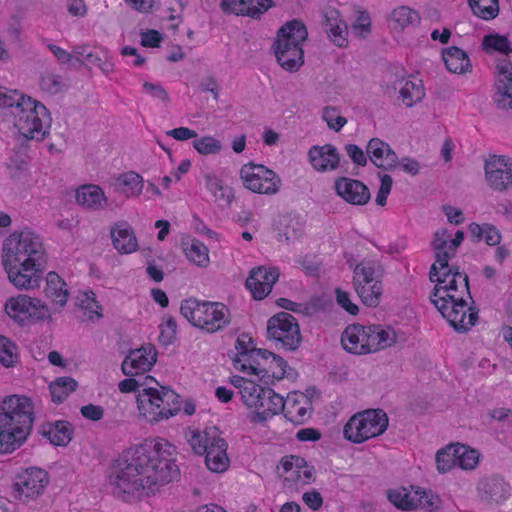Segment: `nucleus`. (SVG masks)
I'll return each instance as SVG.
<instances>
[{
    "label": "nucleus",
    "instance_id": "obj_1",
    "mask_svg": "<svg viewBox=\"0 0 512 512\" xmlns=\"http://www.w3.org/2000/svg\"><path fill=\"white\" fill-rule=\"evenodd\" d=\"M176 455V447L164 438L127 449L111 467L108 486L112 494L125 502L155 495L179 478Z\"/></svg>",
    "mask_w": 512,
    "mask_h": 512
},
{
    "label": "nucleus",
    "instance_id": "obj_2",
    "mask_svg": "<svg viewBox=\"0 0 512 512\" xmlns=\"http://www.w3.org/2000/svg\"><path fill=\"white\" fill-rule=\"evenodd\" d=\"M463 240L464 232L461 230L454 235L447 229L437 230L431 243L435 262L429 273L430 280L436 283L431 302L458 332H466L478 319V311L468 303L472 299L468 276L458 267L449 265Z\"/></svg>",
    "mask_w": 512,
    "mask_h": 512
},
{
    "label": "nucleus",
    "instance_id": "obj_3",
    "mask_svg": "<svg viewBox=\"0 0 512 512\" xmlns=\"http://www.w3.org/2000/svg\"><path fill=\"white\" fill-rule=\"evenodd\" d=\"M47 262L42 237L25 229L10 234L3 243L2 264L9 281L18 289L39 287Z\"/></svg>",
    "mask_w": 512,
    "mask_h": 512
},
{
    "label": "nucleus",
    "instance_id": "obj_4",
    "mask_svg": "<svg viewBox=\"0 0 512 512\" xmlns=\"http://www.w3.org/2000/svg\"><path fill=\"white\" fill-rule=\"evenodd\" d=\"M0 120L12 125L23 140L42 141L50 128V114L40 102L0 86Z\"/></svg>",
    "mask_w": 512,
    "mask_h": 512
},
{
    "label": "nucleus",
    "instance_id": "obj_5",
    "mask_svg": "<svg viewBox=\"0 0 512 512\" xmlns=\"http://www.w3.org/2000/svg\"><path fill=\"white\" fill-rule=\"evenodd\" d=\"M34 404L24 395H8L0 401V454L20 448L31 433Z\"/></svg>",
    "mask_w": 512,
    "mask_h": 512
},
{
    "label": "nucleus",
    "instance_id": "obj_6",
    "mask_svg": "<svg viewBox=\"0 0 512 512\" xmlns=\"http://www.w3.org/2000/svg\"><path fill=\"white\" fill-rule=\"evenodd\" d=\"M185 439L195 454L205 456V465L211 472L224 473L229 469L228 443L216 427L188 428Z\"/></svg>",
    "mask_w": 512,
    "mask_h": 512
},
{
    "label": "nucleus",
    "instance_id": "obj_7",
    "mask_svg": "<svg viewBox=\"0 0 512 512\" xmlns=\"http://www.w3.org/2000/svg\"><path fill=\"white\" fill-rule=\"evenodd\" d=\"M396 333L389 326L352 324L346 327L341 336L343 348L352 354L375 353L392 346Z\"/></svg>",
    "mask_w": 512,
    "mask_h": 512
},
{
    "label": "nucleus",
    "instance_id": "obj_8",
    "mask_svg": "<svg viewBox=\"0 0 512 512\" xmlns=\"http://www.w3.org/2000/svg\"><path fill=\"white\" fill-rule=\"evenodd\" d=\"M180 313L194 327L211 334L224 330L231 321L230 310L223 303L196 298L183 300Z\"/></svg>",
    "mask_w": 512,
    "mask_h": 512
},
{
    "label": "nucleus",
    "instance_id": "obj_9",
    "mask_svg": "<svg viewBox=\"0 0 512 512\" xmlns=\"http://www.w3.org/2000/svg\"><path fill=\"white\" fill-rule=\"evenodd\" d=\"M306 26L292 20L284 24L277 33L274 44L278 63L287 71H297L303 64L302 44L307 39Z\"/></svg>",
    "mask_w": 512,
    "mask_h": 512
},
{
    "label": "nucleus",
    "instance_id": "obj_10",
    "mask_svg": "<svg viewBox=\"0 0 512 512\" xmlns=\"http://www.w3.org/2000/svg\"><path fill=\"white\" fill-rule=\"evenodd\" d=\"M137 404L140 413L154 422L169 419L181 410L180 396L163 386L138 390Z\"/></svg>",
    "mask_w": 512,
    "mask_h": 512
},
{
    "label": "nucleus",
    "instance_id": "obj_11",
    "mask_svg": "<svg viewBox=\"0 0 512 512\" xmlns=\"http://www.w3.org/2000/svg\"><path fill=\"white\" fill-rule=\"evenodd\" d=\"M388 427V417L380 409H369L353 415L344 426V437L353 443H363L383 434Z\"/></svg>",
    "mask_w": 512,
    "mask_h": 512
},
{
    "label": "nucleus",
    "instance_id": "obj_12",
    "mask_svg": "<svg viewBox=\"0 0 512 512\" xmlns=\"http://www.w3.org/2000/svg\"><path fill=\"white\" fill-rule=\"evenodd\" d=\"M5 311L21 325L51 319L48 306L40 299L28 295L10 297L5 303Z\"/></svg>",
    "mask_w": 512,
    "mask_h": 512
},
{
    "label": "nucleus",
    "instance_id": "obj_13",
    "mask_svg": "<svg viewBox=\"0 0 512 512\" xmlns=\"http://www.w3.org/2000/svg\"><path fill=\"white\" fill-rule=\"evenodd\" d=\"M267 333L277 347L290 351L296 350L302 339L297 320L287 312H280L268 320Z\"/></svg>",
    "mask_w": 512,
    "mask_h": 512
},
{
    "label": "nucleus",
    "instance_id": "obj_14",
    "mask_svg": "<svg viewBox=\"0 0 512 512\" xmlns=\"http://www.w3.org/2000/svg\"><path fill=\"white\" fill-rule=\"evenodd\" d=\"M240 178L245 188L258 194L274 195L281 186V179L273 170L254 163L242 166Z\"/></svg>",
    "mask_w": 512,
    "mask_h": 512
},
{
    "label": "nucleus",
    "instance_id": "obj_15",
    "mask_svg": "<svg viewBox=\"0 0 512 512\" xmlns=\"http://www.w3.org/2000/svg\"><path fill=\"white\" fill-rule=\"evenodd\" d=\"M250 358L248 365L242 364V370L267 379L266 383L270 378L280 380L286 376L287 362L282 357L265 349H254Z\"/></svg>",
    "mask_w": 512,
    "mask_h": 512
},
{
    "label": "nucleus",
    "instance_id": "obj_16",
    "mask_svg": "<svg viewBox=\"0 0 512 512\" xmlns=\"http://www.w3.org/2000/svg\"><path fill=\"white\" fill-rule=\"evenodd\" d=\"M389 501L398 509L413 510L417 508L433 511L439 507V499L420 488L407 489L399 487L388 491Z\"/></svg>",
    "mask_w": 512,
    "mask_h": 512
},
{
    "label": "nucleus",
    "instance_id": "obj_17",
    "mask_svg": "<svg viewBox=\"0 0 512 512\" xmlns=\"http://www.w3.org/2000/svg\"><path fill=\"white\" fill-rule=\"evenodd\" d=\"M284 483L287 488L299 489L314 481L315 469L303 457L288 455L282 458Z\"/></svg>",
    "mask_w": 512,
    "mask_h": 512
},
{
    "label": "nucleus",
    "instance_id": "obj_18",
    "mask_svg": "<svg viewBox=\"0 0 512 512\" xmlns=\"http://www.w3.org/2000/svg\"><path fill=\"white\" fill-rule=\"evenodd\" d=\"M48 482L49 476L45 470L30 467L17 474L14 488L20 499H34L43 493Z\"/></svg>",
    "mask_w": 512,
    "mask_h": 512
},
{
    "label": "nucleus",
    "instance_id": "obj_19",
    "mask_svg": "<svg viewBox=\"0 0 512 512\" xmlns=\"http://www.w3.org/2000/svg\"><path fill=\"white\" fill-rule=\"evenodd\" d=\"M280 272L276 267L259 266L253 268L246 279V287L256 300H262L272 291Z\"/></svg>",
    "mask_w": 512,
    "mask_h": 512
},
{
    "label": "nucleus",
    "instance_id": "obj_20",
    "mask_svg": "<svg viewBox=\"0 0 512 512\" xmlns=\"http://www.w3.org/2000/svg\"><path fill=\"white\" fill-rule=\"evenodd\" d=\"M157 360V351L152 344L131 350L122 362V372L134 376L150 371Z\"/></svg>",
    "mask_w": 512,
    "mask_h": 512
},
{
    "label": "nucleus",
    "instance_id": "obj_21",
    "mask_svg": "<svg viewBox=\"0 0 512 512\" xmlns=\"http://www.w3.org/2000/svg\"><path fill=\"white\" fill-rule=\"evenodd\" d=\"M321 18V25L328 38L338 47H345L348 43V27L340 12L328 6L321 11Z\"/></svg>",
    "mask_w": 512,
    "mask_h": 512
},
{
    "label": "nucleus",
    "instance_id": "obj_22",
    "mask_svg": "<svg viewBox=\"0 0 512 512\" xmlns=\"http://www.w3.org/2000/svg\"><path fill=\"white\" fill-rule=\"evenodd\" d=\"M336 194L345 202L362 206L370 200V191L361 181L349 177H339L335 180Z\"/></svg>",
    "mask_w": 512,
    "mask_h": 512
},
{
    "label": "nucleus",
    "instance_id": "obj_23",
    "mask_svg": "<svg viewBox=\"0 0 512 512\" xmlns=\"http://www.w3.org/2000/svg\"><path fill=\"white\" fill-rule=\"evenodd\" d=\"M485 175L489 185L499 191L512 184V169L504 156H493L485 163Z\"/></svg>",
    "mask_w": 512,
    "mask_h": 512
},
{
    "label": "nucleus",
    "instance_id": "obj_24",
    "mask_svg": "<svg viewBox=\"0 0 512 512\" xmlns=\"http://www.w3.org/2000/svg\"><path fill=\"white\" fill-rule=\"evenodd\" d=\"M285 408V402L282 396L275 393L272 389L267 388L260 401L251 412L249 417L252 423H265L271 419L274 415L282 412Z\"/></svg>",
    "mask_w": 512,
    "mask_h": 512
},
{
    "label": "nucleus",
    "instance_id": "obj_25",
    "mask_svg": "<svg viewBox=\"0 0 512 512\" xmlns=\"http://www.w3.org/2000/svg\"><path fill=\"white\" fill-rule=\"evenodd\" d=\"M497 68L499 75L493 100L498 109L508 110L512 108V63L504 60Z\"/></svg>",
    "mask_w": 512,
    "mask_h": 512
},
{
    "label": "nucleus",
    "instance_id": "obj_26",
    "mask_svg": "<svg viewBox=\"0 0 512 512\" xmlns=\"http://www.w3.org/2000/svg\"><path fill=\"white\" fill-rule=\"evenodd\" d=\"M311 166L318 172L334 171L339 167L340 154L332 144L312 146L308 151Z\"/></svg>",
    "mask_w": 512,
    "mask_h": 512
},
{
    "label": "nucleus",
    "instance_id": "obj_27",
    "mask_svg": "<svg viewBox=\"0 0 512 512\" xmlns=\"http://www.w3.org/2000/svg\"><path fill=\"white\" fill-rule=\"evenodd\" d=\"M370 161L378 168L392 170L398 165V156L390 145L379 138L369 140L366 147Z\"/></svg>",
    "mask_w": 512,
    "mask_h": 512
},
{
    "label": "nucleus",
    "instance_id": "obj_28",
    "mask_svg": "<svg viewBox=\"0 0 512 512\" xmlns=\"http://www.w3.org/2000/svg\"><path fill=\"white\" fill-rule=\"evenodd\" d=\"M383 274V267L377 260L363 259L354 268L353 286L365 292V284L373 283L375 286L376 283H382Z\"/></svg>",
    "mask_w": 512,
    "mask_h": 512
},
{
    "label": "nucleus",
    "instance_id": "obj_29",
    "mask_svg": "<svg viewBox=\"0 0 512 512\" xmlns=\"http://www.w3.org/2000/svg\"><path fill=\"white\" fill-rule=\"evenodd\" d=\"M220 6L226 13L256 18L272 6V0H222Z\"/></svg>",
    "mask_w": 512,
    "mask_h": 512
},
{
    "label": "nucleus",
    "instance_id": "obj_30",
    "mask_svg": "<svg viewBox=\"0 0 512 512\" xmlns=\"http://www.w3.org/2000/svg\"><path fill=\"white\" fill-rule=\"evenodd\" d=\"M284 402L285 408L282 412H284L285 418L293 424H303L310 418L312 412L311 402L303 394L288 396Z\"/></svg>",
    "mask_w": 512,
    "mask_h": 512
},
{
    "label": "nucleus",
    "instance_id": "obj_31",
    "mask_svg": "<svg viewBox=\"0 0 512 512\" xmlns=\"http://www.w3.org/2000/svg\"><path fill=\"white\" fill-rule=\"evenodd\" d=\"M111 238L114 248L122 254H130L138 249V241L130 224L125 221L117 222L111 228Z\"/></svg>",
    "mask_w": 512,
    "mask_h": 512
},
{
    "label": "nucleus",
    "instance_id": "obj_32",
    "mask_svg": "<svg viewBox=\"0 0 512 512\" xmlns=\"http://www.w3.org/2000/svg\"><path fill=\"white\" fill-rule=\"evenodd\" d=\"M76 202L93 211L105 209L108 205L104 191L100 186L94 184L80 186L76 190Z\"/></svg>",
    "mask_w": 512,
    "mask_h": 512
},
{
    "label": "nucleus",
    "instance_id": "obj_33",
    "mask_svg": "<svg viewBox=\"0 0 512 512\" xmlns=\"http://www.w3.org/2000/svg\"><path fill=\"white\" fill-rule=\"evenodd\" d=\"M72 426L67 421L45 423L40 427V434L55 446H66L72 438Z\"/></svg>",
    "mask_w": 512,
    "mask_h": 512
},
{
    "label": "nucleus",
    "instance_id": "obj_34",
    "mask_svg": "<svg viewBox=\"0 0 512 512\" xmlns=\"http://www.w3.org/2000/svg\"><path fill=\"white\" fill-rule=\"evenodd\" d=\"M442 58L448 71L455 74H464L472 70L470 59L466 52L456 46L443 50Z\"/></svg>",
    "mask_w": 512,
    "mask_h": 512
},
{
    "label": "nucleus",
    "instance_id": "obj_35",
    "mask_svg": "<svg viewBox=\"0 0 512 512\" xmlns=\"http://www.w3.org/2000/svg\"><path fill=\"white\" fill-rule=\"evenodd\" d=\"M116 192L125 195V197H137L142 193L144 180L141 175L134 171L120 174L114 181Z\"/></svg>",
    "mask_w": 512,
    "mask_h": 512
},
{
    "label": "nucleus",
    "instance_id": "obj_36",
    "mask_svg": "<svg viewBox=\"0 0 512 512\" xmlns=\"http://www.w3.org/2000/svg\"><path fill=\"white\" fill-rule=\"evenodd\" d=\"M421 17L417 10L408 6H399L392 10L389 16V25L392 29L403 31L420 23Z\"/></svg>",
    "mask_w": 512,
    "mask_h": 512
},
{
    "label": "nucleus",
    "instance_id": "obj_37",
    "mask_svg": "<svg viewBox=\"0 0 512 512\" xmlns=\"http://www.w3.org/2000/svg\"><path fill=\"white\" fill-rule=\"evenodd\" d=\"M66 283L55 272H49L46 277V296L61 308L65 306L68 297V291L65 288Z\"/></svg>",
    "mask_w": 512,
    "mask_h": 512
},
{
    "label": "nucleus",
    "instance_id": "obj_38",
    "mask_svg": "<svg viewBox=\"0 0 512 512\" xmlns=\"http://www.w3.org/2000/svg\"><path fill=\"white\" fill-rule=\"evenodd\" d=\"M400 99L406 107H412L422 101L425 97V89L422 80L413 78L407 79L400 87Z\"/></svg>",
    "mask_w": 512,
    "mask_h": 512
},
{
    "label": "nucleus",
    "instance_id": "obj_39",
    "mask_svg": "<svg viewBox=\"0 0 512 512\" xmlns=\"http://www.w3.org/2000/svg\"><path fill=\"white\" fill-rule=\"evenodd\" d=\"M205 186L211 193L215 202L230 204L233 199L232 189L224 185L223 181L212 173H207L204 177Z\"/></svg>",
    "mask_w": 512,
    "mask_h": 512
},
{
    "label": "nucleus",
    "instance_id": "obj_40",
    "mask_svg": "<svg viewBox=\"0 0 512 512\" xmlns=\"http://www.w3.org/2000/svg\"><path fill=\"white\" fill-rule=\"evenodd\" d=\"M184 253L187 259L199 267H206L209 264V250L206 245L198 239H191L184 243Z\"/></svg>",
    "mask_w": 512,
    "mask_h": 512
},
{
    "label": "nucleus",
    "instance_id": "obj_41",
    "mask_svg": "<svg viewBox=\"0 0 512 512\" xmlns=\"http://www.w3.org/2000/svg\"><path fill=\"white\" fill-rule=\"evenodd\" d=\"M469 231L477 241L483 240L487 245L495 246L501 241V234L499 230L488 223L477 224L472 223L469 225Z\"/></svg>",
    "mask_w": 512,
    "mask_h": 512
},
{
    "label": "nucleus",
    "instance_id": "obj_42",
    "mask_svg": "<svg viewBox=\"0 0 512 512\" xmlns=\"http://www.w3.org/2000/svg\"><path fill=\"white\" fill-rule=\"evenodd\" d=\"M77 388V382L71 377H59L50 386L51 399L54 403H62Z\"/></svg>",
    "mask_w": 512,
    "mask_h": 512
},
{
    "label": "nucleus",
    "instance_id": "obj_43",
    "mask_svg": "<svg viewBox=\"0 0 512 512\" xmlns=\"http://www.w3.org/2000/svg\"><path fill=\"white\" fill-rule=\"evenodd\" d=\"M474 15L483 20H492L498 16V0H468Z\"/></svg>",
    "mask_w": 512,
    "mask_h": 512
},
{
    "label": "nucleus",
    "instance_id": "obj_44",
    "mask_svg": "<svg viewBox=\"0 0 512 512\" xmlns=\"http://www.w3.org/2000/svg\"><path fill=\"white\" fill-rule=\"evenodd\" d=\"M482 48L487 53L499 52L509 55L512 52L508 38L497 33L485 35L482 41Z\"/></svg>",
    "mask_w": 512,
    "mask_h": 512
},
{
    "label": "nucleus",
    "instance_id": "obj_45",
    "mask_svg": "<svg viewBox=\"0 0 512 512\" xmlns=\"http://www.w3.org/2000/svg\"><path fill=\"white\" fill-rule=\"evenodd\" d=\"M457 467L463 470L474 469L479 462V452L464 444H456Z\"/></svg>",
    "mask_w": 512,
    "mask_h": 512
},
{
    "label": "nucleus",
    "instance_id": "obj_46",
    "mask_svg": "<svg viewBox=\"0 0 512 512\" xmlns=\"http://www.w3.org/2000/svg\"><path fill=\"white\" fill-rule=\"evenodd\" d=\"M456 444H450L440 449L436 454L437 470L440 473H446L452 468L457 467Z\"/></svg>",
    "mask_w": 512,
    "mask_h": 512
},
{
    "label": "nucleus",
    "instance_id": "obj_47",
    "mask_svg": "<svg viewBox=\"0 0 512 512\" xmlns=\"http://www.w3.org/2000/svg\"><path fill=\"white\" fill-rule=\"evenodd\" d=\"M354 289L364 305L368 307H376L380 304L383 295L382 283H376L375 286L373 283L365 284V287L363 288L365 292L360 290V288Z\"/></svg>",
    "mask_w": 512,
    "mask_h": 512
},
{
    "label": "nucleus",
    "instance_id": "obj_48",
    "mask_svg": "<svg viewBox=\"0 0 512 512\" xmlns=\"http://www.w3.org/2000/svg\"><path fill=\"white\" fill-rule=\"evenodd\" d=\"M18 361L16 345L5 336L0 335V363L6 367H13Z\"/></svg>",
    "mask_w": 512,
    "mask_h": 512
},
{
    "label": "nucleus",
    "instance_id": "obj_49",
    "mask_svg": "<svg viewBox=\"0 0 512 512\" xmlns=\"http://www.w3.org/2000/svg\"><path fill=\"white\" fill-rule=\"evenodd\" d=\"M193 147L202 155H210L219 153L222 149V144L212 136H203L193 141Z\"/></svg>",
    "mask_w": 512,
    "mask_h": 512
},
{
    "label": "nucleus",
    "instance_id": "obj_50",
    "mask_svg": "<svg viewBox=\"0 0 512 512\" xmlns=\"http://www.w3.org/2000/svg\"><path fill=\"white\" fill-rule=\"evenodd\" d=\"M267 388H264L255 382L252 384H248V386L244 387V391L241 393V399L243 403L253 411L258 402L260 401V397H262V393Z\"/></svg>",
    "mask_w": 512,
    "mask_h": 512
},
{
    "label": "nucleus",
    "instance_id": "obj_51",
    "mask_svg": "<svg viewBox=\"0 0 512 512\" xmlns=\"http://www.w3.org/2000/svg\"><path fill=\"white\" fill-rule=\"evenodd\" d=\"M86 60L90 64L99 67V69L105 75H109L114 71V64L107 52L102 51V53L99 54L96 51H89V53L86 55Z\"/></svg>",
    "mask_w": 512,
    "mask_h": 512
},
{
    "label": "nucleus",
    "instance_id": "obj_52",
    "mask_svg": "<svg viewBox=\"0 0 512 512\" xmlns=\"http://www.w3.org/2000/svg\"><path fill=\"white\" fill-rule=\"evenodd\" d=\"M322 119L327 123V126L339 132L347 123V119L340 115L336 107L327 106L323 109Z\"/></svg>",
    "mask_w": 512,
    "mask_h": 512
},
{
    "label": "nucleus",
    "instance_id": "obj_53",
    "mask_svg": "<svg viewBox=\"0 0 512 512\" xmlns=\"http://www.w3.org/2000/svg\"><path fill=\"white\" fill-rule=\"evenodd\" d=\"M77 303L82 309H85L90 313V315H89L90 318H92L93 315H96L97 317H101V314L98 311L101 307L99 306L98 302L96 301L95 294L92 291L81 292L77 296Z\"/></svg>",
    "mask_w": 512,
    "mask_h": 512
},
{
    "label": "nucleus",
    "instance_id": "obj_54",
    "mask_svg": "<svg viewBox=\"0 0 512 512\" xmlns=\"http://www.w3.org/2000/svg\"><path fill=\"white\" fill-rule=\"evenodd\" d=\"M159 328H160L159 341L164 345L171 344L176 337V332H177L176 320L173 317H168L159 326Z\"/></svg>",
    "mask_w": 512,
    "mask_h": 512
},
{
    "label": "nucleus",
    "instance_id": "obj_55",
    "mask_svg": "<svg viewBox=\"0 0 512 512\" xmlns=\"http://www.w3.org/2000/svg\"><path fill=\"white\" fill-rule=\"evenodd\" d=\"M39 84L43 91L50 94H57L62 90L61 77L50 72H46L41 76Z\"/></svg>",
    "mask_w": 512,
    "mask_h": 512
},
{
    "label": "nucleus",
    "instance_id": "obj_56",
    "mask_svg": "<svg viewBox=\"0 0 512 512\" xmlns=\"http://www.w3.org/2000/svg\"><path fill=\"white\" fill-rule=\"evenodd\" d=\"M371 21L368 13L360 12L356 21L352 24V33L359 37L364 38L370 33Z\"/></svg>",
    "mask_w": 512,
    "mask_h": 512
},
{
    "label": "nucleus",
    "instance_id": "obj_57",
    "mask_svg": "<svg viewBox=\"0 0 512 512\" xmlns=\"http://www.w3.org/2000/svg\"><path fill=\"white\" fill-rule=\"evenodd\" d=\"M302 231V224L297 220L290 219L280 237H284L287 242H294L301 236Z\"/></svg>",
    "mask_w": 512,
    "mask_h": 512
},
{
    "label": "nucleus",
    "instance_id": "obj_58",
    "mask_svg": "<svg viewBox=\"0 0 512 512\" xmlns=\"http://www.w3.org/2000/svg\"><path fill=\"white\" fill-rule=\"evenodd\" d=\"M344 149L354 164L358 166H365L367 164V152L365 153L359 146L355 144H347Z\"/></svg>",
    "mask_w": 512,
    "mask_h": 512
},
{
    "label": "nucleus",
    "instance_id": "obj_59",
    "mask_svg": "<svg viewBox=\"0 0 512 512\" xmlns=\"http://www.w3.org/2000/svg\"><path fill=\"white\" fill-rule=\"evenodd\" d=\"M335 293L337 304L340 307H342L351 315H356L358 313V306L351 301L350 295L347 292L341 290L340 288H337Z\"/></svg>",
    "mask_w": 512,
    "mask_h": 512
},
{
    "label": "nucleus",
    "instance_id": "obj_60",
    "mask_svg": "<svg viewBox=\"0 0 512 512\" xmlns=\"http://www.w3.org/2000/svg\"><path fill=\"white\" fill-rule=\"evenodd\" d=\"M302 500L313 511H318L323 505V498L316 490L305 492L302 495Z\"/></svg>",
    "mask_w": 512,
    "mask_h": 512
},
{
    "label": "nucleus",
    "instance_id": "obj_61",
    "mask_svg": "<svg viewBox=\"0 0 512 512\" xmlns=\"http://www.w3.org/2000/svg\"><path fill=\"white\" fill-rule=\"evenodd\" d=\"M143 88L152 97L157 98L162 102H167L169 100L168 93L160 84L145 82L143 84Z\"/></svg>",
    "mask_w": 512,
    "mask_h": 512
},
{
    "label": "nucleus",
    "instance_id": "obj_62",
    "mask_svg": "<svg viewBox=\"0 0 512 512\" xmlns=\"http://www.w3.org/2000/svg\"><path fill=\"white\" fill-rule=\"evenodd\" d=\"M166 135L178 141H185L188 139L196 138L197 132L187 127H178L172 130H168Z\"/></svg>",
    "mask_w": 512,
    "mask_h": 512
},
{
    "label": "nucleus",
    "instance_id": "obj_63",
    "mask_svg": "<svg viewBox=\"0 0 512 512\" xmlns=\"http://www.w3.org/2000/svg\"><path fill=\"white\" fill-rule=\"evenodd\" d=\"M80 411L83 417L92 421L100 420L104 414L103 408L101 406L93 404L82 406Z\"/></svg>",
    "mask_w": 512,
    "mask_h": 512
},
{
    "label": "nucleus",
    "instance_id": "obj_64",
    "mask_svg": "<svg viewBox=\"0 0 512 512\" xmlns=\"http://www.w3.org/2000/svg\"><path fill=\"white\" fill-rule=\"evenodd\" d=\"M161 40L162 36L156 30H148L141 34V44L144 47H158Z\"/></svg>",
    "mask_w": 512,
    "mask_h": 512
}]
</instances>
